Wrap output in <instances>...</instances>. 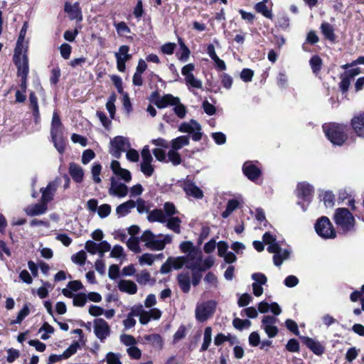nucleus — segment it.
Returning <instances> with one entry per match:
<instances>
[{
	"mask_svg": "<svg viewBox=\"0 0 364 364\" xmlns=\"http://www.w3.org/2000/svg\"><path fill=\"white\" fill-rule=\"evenodd\" d=\"M263 241L267 245V251L273 253V262L275 266L279 267L283 262L289 257L290 252L287 249H282L279 242L276 241L275 237L270 232H267L262 237Z\"/></svg>",
	"mask_w": 364,
	"mask_h": 364,
	"instance_id": "1",
	"label": "nucleus"
},
{
	"mask_svg": "<svg viewBox=\"0 0 364 364\" xmlns=\"http://www.w3.org/2000/svg\"><path fill=\"white\" fill-rule=\"evenodd\" d=\"M140 238L145 242L147 248L156 251L163 250L166 245L171 243L173 240L171 235L156 236L151 230H145Z\"/></svg>",
	"mask_w": 364,
	"mask_h": 364,
	"instance_id": "2",
	"label": "nucleus"
},
{
	"mask_svg": "<svg viewBox=\"0 0 364 364\" xmlns=\"http://www.w3.org/2000/svg\"><path fill=\"white\" fill-rule=\"evenodd\" d=\"M323 129L328 140L334 145L341 146L347 139V127L344 125L325 124Z\"/></svg>",
	"mask_w": 364,
	"mask_h": 364,
	"instance_id": "3",
	"label": "nucleus"
},
{
	"mask_svg": "<svg viewBox=\"0 0 364 364\" xmlns=\"http://www.w3.org/2000/svg\"><path fill=\"white\" fill-rule=\"evenodd\" d=\"M333 220L343 232L354 230L355 220L353 214L347 208H337L334 213Z\"/></svg>",
	"mask_w": 364,
	"mask_h": 364,
	"instance_id": "4",
	"label": "nucleus"
},
{
	"mask_svg": "<svg viewBox=\"0 0 364 364\" xmlns=\"http://www.w3.org/2000/svg\"><path fill=\"white\" fill-rule=\"evenodd\" d=\"M50 136L54 146L60 154L65 151V141L63 139V124L57 112H53L51 127Z\"/></svg>",
	"mask_w": 364,
	"mask_h": 364,
	"instance_id": "5",
	"label": "nucleus"
},
{
	"mask_svg": "<svg viewBox=\"0 0 364 364\" xmlns=\"http://www.w3.org/2000/svg\"><path fill=\"white\" fill-rule=\"evenodd\" d=\"M314 228L316 233L323 239H333L336 236L332 223L326 216H322L316 220Z\"/></svg>",
	"mask_w": 364,
	"mask_h": 364,
	"instance_id": "6",
	"label": "nucleus"
},
{
	"mask_svg": "<svg viewBox=\"0 0 364 364\" xmlns=\"http://www.w3.org/2000/svg\"><path fill=\"white\" fill-rule=\"evenodd\" d=\"M131 144L129 139L122 136H117L109 142V153L114 158L119 159L123 152H125Z\"/></svg>",
	"mask_w": 364,
	"mask_h": 364,
	"instance_id": "7",
	"label": "nucleus"
},
{
	"mask_svg": "<svg viewBox=\"0 0 364 364\" xmlns=\"http://www.w3.org/2000/svg\"><path fill=\"white\" fill-rule=\"evenodd\" d=\"M314 191V188L311 184L306 182H301L298 183L296 188V196L299 199L302 200L304 203L298 201L297 203L301 206V208L304 211L306 210L307 205L311 202L313 198Z\"/></svg>",
	"mask_w": 364,
	"mask_h": 364,
	"instance_id": "8",
	"label": "nucleus"
},
{
	"mask_svg": "<svg viewBox=\"0 0 364 364\" xmlns=\"http://www.w3.org/2000/svg\"><path fill=\"white\" fill-rule=\"evenodd\" d=\"M216 305L217 303L214 300L198 304L196 308V318L200 322H205L213 315Z\"/></svg>",
	"mask_w": 364,
	"mask_h": 364,
	"instance_id": "9",
	"label": "nucleus"
},
{
	"mask_svg": "<svg viewBox=\"0 0 364 364\" xmlns=\"http://www.w3.org/2000/svg\"><path fill=\"white\" fill-rule=\"evenodd\" d=\"M141 154L140 170L146 177H151L154 172V166L152 164L154 159L148 145L143 147Z\"/></svg>",
	"mask_w": 364,
	"mask_h": 364,
	"instance_id": "10",
	"label": "nucleus"
},
{
	"mask_svg": "<svg viewBox=\"0 0 364 364\" xmlns=\"http://www.w3.org/2000/svg\"><path fill=\"white\" fill-rule=\"evenodd\" d=\"M201 126L194 119L187 122H183L178 127V131L183 133L192 134V139L198 141L202 138Z\"/></svg>",
	"mask_w": 364,
	"mask_h": 364,
	"instance_id": "11",
	"label": "nucleus"
},
{
	"mask_svg": "<svg viewBox=\"0 0 364 364\" xmlns=\"http://www.w3.org/2000/svg\"><path fill=\"white\" fill-rule=\"evenodd\" d=\"M14 62L17 67V75L18 77H28L29 68L28 59L26 53H16L14 51Z\"/></svg>",
	"mask_w": 364,
	"mask_h": 364,
	"instance_id": "12",
	"label": "nucleus"
},
{
	"mask_svg": "<svg viewBox=\"0 0 364 364\" xmlns=\"http://www.w3.org/2000/svg\"><path fill=\"white\" fill-rule=\"evenodd\" d=\"M94 333L96 337L100 340L101 342L110 335L111 329L108 323L103 318H96L94 320Z\"/></svg>",
	"mask_w": 364,
	"mask_h": 364,
	"instance_id": "13",
	"label": "nucleus"
},
{
	"mask_svg": "<svg viewBox=\"0 0 364 364\" xmlns=\"http://www.w3.org/2000/svg\"><path fill=\"white\" fill-rule=\"evenodd\" d=\"M278 319L273 316H264L262 320L261 328L265 331L269 338H274L278 333L277 323Z\"/></svg>",
	"mask_w": 364,
	"mask_h": 364,
	"instance_id": "14",
	"label": "nucleus"
},
{
	"mask_svg": "<svg viewBox=\"0 0 364 364\" xmlns=\"http://www.w3.org/2000/svg\"><path fill=\"white\" fill-rule=\"evenodd\" d=\"M186 258V267L192 270H198L200 265L202 263V252L199 250H193L191 251L187 256H184Z\"/></svg>",
	"mask_w": 364,
	"mask_h": 364,
	"instance_id": "15",
	"label": "nucleus"
},
{
	"mask_svg": "<svg viewBox=\"0 0 364 364\" xmlns=\"http://www.w3.org/2000/svg\"><path fill=\"white\" fill-rule=\"evenodd\" d=\"M256 164L257 161H246L242 166L244 174L252 181H255L261 175V170Z\"/></svg>",
	"mask_w": 364,
	"mask_h": 364,
	"instance_id": "16",
	"label": "nucleus"
},
{
	"mask_svg": "<svg viewBox=\"0 0 364 364\" xmlns=\"http://www.w3.org/2000/svg\"><path fill=\"white\" fill-rule=\"evenodd\" d=\"M60 182V179L56 178L55 180L50 182L46 188L41 189L42 193L41 200L43 202L48 203L53 200L54 193H55Z\"/></svg>",
	"mask_w": 364,
	"mask_h": 364,
	"instance_id": "17",
	"label": "nucleus"
},
{
	"mask_svg": "<svg viewBox=\"0 0 364 364\" xmlns=\"http://www.w3.org/2000/svg\"><path fill=\"white\" fill-rule=\"evenodd\" d=\"M128 188L127 186L116 181L114 178L111 179V186L109 189V193L112 196H117L119 198H124L127 195Z\"/></svg>",
	"mask_w": 364,
	"mask_h": 364,
	"instance_id": "18",
	"label": "nucleus"
},
{
	"mask_svg": "<svg viewBox=\"0 0 364 364\" xmlns=\"http://www.w3.org/2000/svg\"><path fill=\"white\" fill-rule=\"evenodd\" d=\"M183 188L188 196L196 199H202L203 198V191L191 180H187L183 183Z\"/></svg>",
	"mask_w": 364,
	"mask_h": 364,
	"instance_id": "19",
	"label": "nucleus"
},
{
	"mask_svg": "<svg viewBox=\"0 0 364 364\" xmlns=\"http://www.w3.org/2000/svg\"><path fill=\"white\" fill-rule=\"evenodd\" d=\"M65 11L68 14L71 20H77L79 22L82 20V11L77 2L73 4L66 2L65 4Z\"/></svg>",
	"mask_w": 364,
	"mask_h": 364,
	"instance_id": "20",
	"label": "nucleus"
},
{
	"mask_svg": "<svg viewBox=\"0 0 364 364\" xmlns=\"http://www.w3.org/2000/svg\"><path fill=\"white\" fill-rule=\"evenodd\" d=\"M351 126L358 136L364 138V112L351 119Z\"/></svg>",
	"mask_w": 364,
	"mask_h": 364,
	"instance_id": "21",
	"label": "nucleus"
},
{
	"mask_svg": "<svg viewBox=\"0 0 364 364\" xmlns=\"http://www.w3.org/2000/svg\"><path fill=\"white\" fill-rule=\"evenodd\" d=\"M302 340L304 344L317 355H321L324 353L325 348L321 343L311 338L304 336Z\"/></svg>",
	"mask_w": 364,
	"mask_h": 364,
	"instance_id": "22",
	"label": "nucleus"
},
{
	"mask_svg": "<svg viewBox=\"0 0 364 364\" xmlns=\"http://www.w3.org/2000/svg\"><path fill=\"white\" fill-rule=\"evenodd\" d=\"M27 28H28V23L25 22L21 29V31H20V33H19V36H18V40L16 42V48L14 50V51H16V53H21V51L24 52V53H27V50H28L27 43L24 42L25 37H26V32H27Z\"/></svg>",
	"mask_w": 364,
	"mask_h": 364,
	"instance_id": "23",
	"label": "nucleus"
},
{
	"mask_svg": "<svg viewBox=\"0 0 364 364\" xmlns=\"http://www.w3.org/2000/svg\"><path fill=\"white\" fill-rule=\"evenodd\" d=\"M179 102V98L173 97L171 94H167L164 95L161 97L158 98L156 102L155 105L159 108H164L166 107L168 105H174L177 104Z\"/></svg>",
	"mask_w": 364,
	"mask_h": 364,
	"instance_id": "24",
	"label": "nucleus"
},
{
	"mask_svg": "<svg viewBox=\"0 0 364 364\" xmlns=\"http://www.w3.org/2000/svg\"><path fill=\"white\" fill-rule=\"evenodd\" d=\"M47 210V203L41 202L33 205L28 206L25 208V213L28 216H35L42 215Z\"/></svg>",
	"mask_w": 364,
	"mask_h": 364,
	"instance_id": "25",
	"label": "nucleus"
},
{
	"mask_svg": "<svg viewBox=\"0 0 364 364\" xmlns=\"http://www.w3.org/2000/svg\"><path fill=\"white\" fill-rule=\"evenodd\" d=\"M69 173L76 183H81L83 181L84 171L80 165L70 163L69 166Z\"/></svg>",
	"mask_w": 364,
	"mask_h": 364,
	"instance_id": "26",
	"label": "nucleus"
},
{
	"mask_svg": "<svg viewBox=\"0 0 364 364\" xmlns=\"http://www.w3.org/2000/svg\"><path fill=\"white\" fill-rule=\"evenodd\" d=\"M118 288L122 292L134 294L137 291L136 284L131 280L122 279L118 282Z\"/></svg>",
	"mask_w": 364,
	"mask_h": 364,
	"instance_id": "27",
	"label": "nucleus"
},
{
	"mask_svg": "<svg viewBox=\"0 0 364 364\" xmlns=\"http://www.w3.org/2000/svg\"><path fill=\"white\" fill-rule=\"evenodd\" d=\"M190 143V136L188 135H183L173 139L170 141L171 149L176 151L180 150L182 148L188 146Z\"/></svg>",
	"mask_w": 364,
	"mask_h": 364,
	"instance_id": "28",
	"label": "nucleus"
},
{
	"mask_svg": "<svg viewBox=\"0 0 364 364\" xmlns=\"http://www.w3.org/2000/svg\"><path fill=\"white\" fill-rule=\"evenodd\" d=\"M178 282L183 292H189L191 289V277L189 272H182L178 274Z\"/></svg>",
	"mask_w": 364,
	"mask_h": 364,
	"instance_id": "29",
	"label": "nucleus"
},
{
	"mask_svg": "<svg viewBox=\"0 0 364 364\" xmlns=\"http://www.w3.org/2000/svg\"><path fill=\"white\" fill-rule=\"evenodd\" d=\"M136 206L135 201L129 200L119 205L116 208V213L119 217H123L131 212Z\"/></svg>",
	"mask_w": 364,
	"mask_h": 364,
	"instance_id": "30",
	"label": "nucleus"
},
{
	"mask_svg": "<svg viewBox=\"0 0 364 364\" xmlns=\"http://www.w3.org/2000/svg\"><path fill=\"white\" fill-rule=\"evenodd\" d=\"M148 220L150 222H159L161 223H165L167 220V218L165 215L163 210L155 209L149 213L148 215Z\"/></svg>",
	"mask_w": 364,
	"mask_h": 364,
	"instance_id": "31",
	"label": "nucleus"
},
{
	"mask_svg": "<svg viewBox=\"0 0 364 364\" xmlns=\"http://www.w3.org/2000/svg\"><path fill=\"white\" fill-rule=\"evenodd\" d=\"M30 107L32 109L34 120L38 123L40 119L39 107L38 104V98L34 92H31L29 95Z\"/></svg>",
	"mask_w": 364,
	"mask_h": 364,
	"instance_id": "32",
	"label": "nucleus"
},
{
	"mask_svg": "<svg viewBox=\"0 0 364 364\" xmlns=\"http://www.w3.org/2000/svg\"><path fill=\"white\" fill-rule=\"evenodd\" d=\"M166 226L174 232L179 234L181 233V220L178 217H171L168 218Z\"/></svg>",
	"mask_w": 364,
	"mask_h": 364,
	"instance_id": "33",
	"label": "nucleus"
},
{
	"mask_svg": "<svg viewBox=\"0 0 364 364\" xmlns=\"http://www.w3.org/2000/svg\"><path fill=\"white\" fill-rule=\"evenodd\" d=\"M144 338L145 341L150 343L154 348H161L163 346V339L159 334L153 333L146 335L144 336Z\"/></svg>",
	"mask_w": 364,
	"mask_h": 364,
	"instance_id": "34",
	"label": "nucleus"
},
{
	"mask_svg": "<svg viewBox=\"0 0 364 364\" xmlns=\"http://www.w3.org/2000/svg\"><path fill=\"white\" fill-rule=\"evenodd\" d=\"M212 341V328L208 326L204 330L203 342L200 347V351L203 352L208 350Z\"/></svg>",
	"mask_w": 364,
	"mask_h": 364,
	"instance_id": "35",
	"label": "nucleus"
},
{
	"mask_svg": "<svg viewBox=\"0 0 364 364\" xmlns=\"http://www.w3.org/2000/svg\"><path fill=\"white\" fill-rule=\"evenodd\" d=\"M182 161L181 156L178 151L171 149L167 153L166 162L171 163L173 166L181 164Z\"/></svg>",
	"mask_w": 364,
	"mask_h": 364,
	"instance_id": "36",
	"label": "nucleus"
},
{
	"mask_svg": "<svg viewBox=\"0 0 364 364\" xmlns=\"http://www.w3.org/2000/svg\"><path fill=\"white\" fill-rule=\"evenodd\" d=\"M129 48L128 46H121L119 48L118 52L115 53L116 60H122V61L127 62L132 58L131 55L129 54Z\"/></svg>",
	"mask_w": 364,
	"mask_h": 364,
	"instance_id": "37",
	"label": "nucleus"
},
{
	"mask_svg": "<svg viewBox=\"0 0 364 364\" xmlns=\"http://www.w3.org/2000/svg\"><path fill=\"white\" fill-rule=\"evenodd\" d=\"M309 64H310V66H311L313 73L317 76L318 75V73L321 70V66H322L321 58L318 55H314L310 59Z\"/></svg>",
	"mask_w": 364,
	"mask_h": 364,
	"instance_id": "38",
	"label": "nucleus"
},
{
	"mask_svg": "<svg viewBox=\"0 0 364 364\" xmlns=\"http://www.w3.org/2000/svg\"><path fill=\"white\" fill-rule=\"evenodd\" d=\"M255 9L258 13L262 14L264 17L269 19L273 18L272 11L267 8V5L264 4V1H260L256 4Z\"/></svg>",
	"mask_w": 364,
	"mask_h": 364,
	"instance_id": "39",
	"label": "nucleus"
},
{
	"mask_svg": "<svg viewBox=\"0 0 364 364\" xmlns=\"http://www.w3.org/2000/svg\"><path fill=\"white\" fill-rule=\"evenodd\" d=\"M321 31L325 37L330 40L331 41H333L335 40V34L333 32V29L328 23H323L321 26Z\"/></svg>",
	"mask_w": 364,
	"mask_h": 364,
	"instance_id": "40",
	"label": "nucleus"
},
{
	"mask_svg": "<svg viewBox=\"0 0 364 364\" xmlns=\"http://www.w3.org/2000/svg\"><path fill=\"white\" fill-rule=\"evenodd\" d=\"M136 282L141 285H146L151 280V274L146 270H142L136 275Z\"/></svg>",
	"mask_w": 364,
	"mask_h": 364,
	"instance_id": "41",
	"label": "nucleus"
},
{
	"mask_svg": "<svg viewBox=\"0 0 364 364\" xmlns=\"http://www.w3.org/2000/svg\"><path fill=\"white\" fill-rule=\"evenodd\" d=\"M120 342L128 348L136 346L137 342L135 338L129 334H122L119 337Z\"/></svg>",
	"mask_w": 364,
	"mask_h": 364,
	"instance_id": "42",
	"label": "nucleus"
},
{
	"mask_svg": "<svg viewBox=\"0 0 364 364\" xmlns=\"http://www.w3.org/2000/svg\"><path fill=\"white\" fill-rule=\"evenodd\" d=\"M86 258L87 256L85 252L80 250L71 257V260L73 262L82 266L85 264Z\"/></svg>",
	"mask_w": 364,
	"mask_h": 364,
	"instance_id": "43",
	"label": "nucleus"
},
{
	"mask_svg": "<svg viewBox=\"0 0 364 364\" xmlns=\"http://www.w3.org/2000/svg\"><path fill=\"white\" fill-rule=\"evenodd\" d=\"M30 309L27 304L24 305L22 309L18 312L15 320L11 322V324L21 323V321L29 314Z\"/></svg>",
	"mask_w": 364,
	"mask_h": 364,
	"instance_id": "44",
	"label": "nucleus"
},
{
	"mask_svg": "<svg viewBox=\"0 0 364 364\" xmlns=\"http://www.w3.org/2000/svg\"><path fill=\"white\" fill-rule=\"evenodd\" d=\"M128 248L134 252L138 253L141 252L139 244V239L135 237H131L127 242Z\"/></svg>",
	"mask_w": 364,
	"mask_h": 364,
	"instance_id": "45",
	"label": "nucleus"
},
{
	"mask_svg": "<svg viewBox=\"0 0 364 364\" xmlns=\"http://www.w3.org/2000/svg\"><path fill=\"white\" fill-rule=\"evenodd\" d=\"M186 83L188 86H191L194 88L200 89L202 88L203 83L200 80H198L194 77L193 75H189L186 79H185Z\"/></svg>",
	"mask_w": 364,
	"mask_h": 364,
	"instance_id": "46",
	"label": "nucleus"
},
{
	"mask_svg": "<svg viewBox=\"0 0 364 364\" xmlns=\"http://www.w3.org/2000/svg\"><path fill=\"white\" fill-rule=\"evenodd\" d=\"M169 262L173 268L176 269H181L183 265H186L185 257H168Z\"/></svg>",
	"mask_w": 364,
	"mask_h": 364,
	"instance_id": "47",
	"label": "nucleus"
},
{
	"mask_svg": "<svg viewBox=\"0 0 364 364\" xmlns=\"http://www.w3.org/2000/svg\"><path fill=\"white\" fill-rule=\"evenodd\" d=\"M101 171H102V166L100 164H93L92 169H91V173H92V180L96 183H100L101 182V178L100 177Z\"/></svg>",
	"mask_w": 364,
	"mask_h": 364,
	"instance_id": "48",
	"label": "nucleus"
},
{
	"mask_svg": "<svg viewBox=\"0 0 364 364\" xmlns=\"http://www.w3.org/2000/svg\"><path fill=\"white\" fill-rule=\"evenodd\" d=\"M87 302V295L84 293L75 294L73 298V304L75 306L82 307Z\"/></svg>",
	"mask_w": 364,
	"mask_h": 364,
	"instance_id": "49",
	"label": "nucleus"
},
{
	"mask_svg": "<svg viewBox=\"0 0 364 364\" xmlns=\"http://www.w3.org/2000/svg\"><path fill=\"white\" fill-rule=\"evenodd\" d=\"M233 326L238 329V330H242L244 328H248L251 325V321L247 319H240L239 318H236L232 321Z\"/></svg>",
	"mask_w": 364,
	"mask_h": 364,
	"instance_id": "50",
	"label": "nucleus"
},
{
	"mask_svg": "<svg viewBox=\"0 0 364 364\" xmlns=\"http://www.w3.org/2000/svg\"><path fill=\"white\" fill-rule=\"evenodd\" d=\"M119 353L109 352L106 355L107 364H122Z\"/></svg>",
	"mask_w": 364,
	"mask_h": 364,
	"instance_id": "51",
	"label": "nucleus"
},
{
	"mask_svg": "<svg viewBox=\"0 0 364 364\" xmlns=\"http://www.w3.org/2000/svg\"><path fill=\"white\" fill-rule=\"evenodd\" d=\"M230 339H235V336H231L230 333L227 336L223 333H218L216 335L214 339V343L215 346H219L226 341H230Z\"/></svg>",
	"mask_w": 364,
	"mask_h": 364,
	"instance_id": "52",
	"label": "nucleus"
},
{
	"mask_svg": "<svg viewBox=\"0 0 364 364\" xmlns=\"http://www.w3.org/2000/svg\"><path fill=\"white\" fill-rule=\"evenodd\" d=\"M277 85L280 88H287L288 86V77L284 71L279 72L277 77Z\"/></svg>",
	"mask_w": 364,
	"mask_h": 364,
	"instance_id": "53",
	"label": "nucleus"
},
{
	"mask_svg": "<svg viewBox=\"0 0 364 364\" xmlns=\"http://www.w3.org/2000/svg\"><path fill=\"white\" fill-rule=\"evenodd\" d=\"M341 80L340 82L339 87L342 92L345 93L349 88L351 79L344 73L341 75Z\"/></svg>",
	"mask_w": 364,
	"mask_h": 364,
	"instance_id": "54",
	"label": "nucleus"
},
{
	"mask_svg": "<svg viewBox=\"0 0 364 364\" xmlns=\"http://www.w3.org/2000/svg\"><path fill=\"white\" fill-rule=\"evenodd\" d=\"M128 355L135 360H139L141 357V351L136 346H131L127 349Z\"/></svg>",
	"mask_w": 364,
	"mask_h": 364,
	"instance_id": "55",
	"label": "nucleus"
},
{
	"mask_svg": "<svg viewBox=\"0 0 364 364\" xmlns=\"http://www.w3.org/2000/svg\"><path fill=\"white\" fill-rule=\"evenodd\" d=\"M155 261V256L152 254L145 253L143 254L139 259L141 265L148 264L151 265Z\"/></svg>",
	"mask_w": 364,
	"mask_h": 364,
	"instance_id": "56",
	"label": "nucleus"
},
{
	"mask_svg": "<svg viewBox=\"0 0 364 364\" xmlns=\"http://www.w3.org/2000/svg\"><path fill=\"white\" fill-rule=\"evenodd\" d=\"M251 278L254 281L253 283L260 284L262 286L266 284L267 282V277L260 272L253 273Z\"/></svg>",
	"mask_w": 364,
	"mask_h": 364,
	"instance_id": "57",
	"label": "nucleus"
},
{
	"mask_svg": "<svg viewBox=\"0 0 364 364\" xmlns=\"http://www.w3.org/2000/svg\"><path fill=\"white\" fill-rule=\"evenodd\" d=\"M164 212L165 215L168 218L173 217V215L176 213L177 210L173 203L166 202L164 205Z\"/></svg>",
	"mask_w": 364,
	"mask_h": 364,
	"instance_id": "58",
	"label": "nucleus"
},
{
	"mask_svg": "<svg viewBox=\"0 0 364 364\" xmlns=\"http://www.w3.org/2000/svg\"><path fill=\"white\" fill-rule=\"evenodd\" d=\"M323 200L326 208H331L334 205V195L331 191H326L323 195Z\"/></svg>",
	"mask_w": 364,
	"mask_h": 364,
	"instance_id": "59",
	"label": "nucleus"
},
{
	"mask_svg": "<svg viewBox=\"0 0 364 364\" xmlns=\"http://www.w3.org/2000/svg\"><path fill=\"white\" fill-rule=\"evenodd\" d=\"M173 106H175L173 109L175 114L180 119L184 118L186 114V109L185 106L183 105H182L180 102V101L177 104L174 105Z\"/></svg>",
	"mask_w": 364,
	"mask_h": 364,
	"instance_id": "60",
	"label": "nucleus"
},
{
	"mask_svg": "<svg viewBox=\"0 0 364 364\" xmlns=\"http://www.w3.org/2000/svg\"><path fill=\"white\" fill-rule=\"evenodd\" d=\"M126 158L128 161L132 162H137L139 159V152L134 149L129 148L126 151Z\"/></svg>",
	"mask_w": 364,
	"mask_h": 364,
	"instance_id": "61",
	"label": "nucleus"
},
{
	"mask_svg": "<svg viewBox=\"0 0 364 364\" xmlns=\"http://www.w3.org/2000/svg\"><path fill=\"white\" fill-rule=\"evenodd\" d=\"M115 28L119 35L124 36L127 33H130V28L127 26V25L124 22H119L117 23H114Z\"/></svg>",
	"mask_w": 364,
	"mask_h": 364,
	"instance_id": "62",
	"label": "nucleus"
},
{
	"mask_svg": "<svg viewBox=\"0 0 364 364\" xmlns=\"http://www.w3.org/2000/svg\"><path fill=\"white\" fill-rule=\"evenodd\" d=\"M152 153L159 161L164 163L166 162L167 154H166L163 149L156 148L153 149Z\"/></svg>",
	"mask_w": 364,
	"mask_h": 364,
	"instance_id": "63",
	"label": "nucleus"
},
{
	"mask_svg": "<svg viewBox=\"0 0 364 364\" xmlns=\"http://www.w3.org/2000/svg\"><path fill=\"white\" fill-rule=\"evenodd\" d=\"M111 212V206L108 204H103L98 207L97 213L101 218L107 217Z\"/></svg>",
	"mask_w": 364,
	"mask_h": 364,
	"instance_id": "64",
	"label": "nucleus"
}]
</instances>
